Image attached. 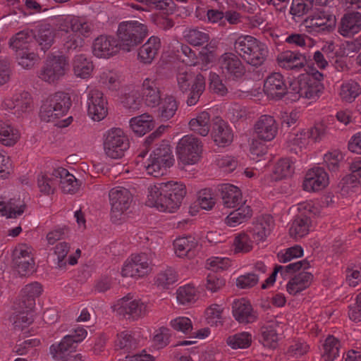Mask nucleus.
<instances>
[{"label":"nucleus","mask_w":361,"mask_h":361,"mask_svg":"<svg viewBox=\"0 0 361 361\" xmlns=\"http://www.w3.org/2000/svg\"><path fill=\"white\" fill-rule=\"evenodd\" d=\"M186 195L183 183L169 181L148 188L147 204L157 207L161 212H175L181 205Z\"/></svg>","instance_id":"nucleus-1"},{"label":"nucleus","mask_w":361,"mask_h":361,"mask_svg":"<svg viewBox=\"0 0 361 361\" xmlns=\"http://www.w3.org/2000/svg\"><path fill=\"white\" fill-rule=\"evenodd\" d=\"M147 33V25L137 20L120 23L117 30L120 48L126 51H130L142 42Z\"/></svg>","instance_id":"nucleus-2"},{"label":"nucleus","mask_w":361,"mask_h":361,"mask_svg":"<svg viewBox=\"0 0 361 361\" xmlns=\"http://www.w3.org/2000/svg\"><path fill=\"white\" fill-rule=\"evenodd\" d=\"M71 106L68 94L59 92L50 95L43 103L40 109V118L45 122H54L63 116Z\"/></svg>","instance_id":"nucleus-3"},{"label":"nucleus","mask_w":361,"mask_h":361,"mask_svg":"<svg viewBox=\"0 0 361 361\" xmlns=\"http://www.w3.org/2000/svg\"><path fill=\"white\" fill-rule=\"evenodd\" d=\"M324 90V85L314 80L310 74H301L297 80L290 82V100L295 102L300 97L315 99Z\"/></svg>","instance_id":"nucleus-4"},{"label":"nucleus","mask_w":361,"mask_h":361,"mask_svg":"<svg viewBox=\"0 0 361 361\" xmlns=\"http://www.w3.org/2000/svg\"><path fill=\"white\" fill-rule=\"evenodd\" d=\"M87 331L79 328L71 334L65 336L61 341L50 346V353L56 361H69L71 353L75 351L77 343L82 341L86 336Z\"/></svg>","instance_id":"nucleus-5"},{"label":"nucleus","mask_w":361,"mask_h":361,"mask_svg":"<svg viewBox=\"0 0 361 361\" xmlns=\"http://www.w3.org/2000/svg\"><path fill=\"white\" fill-rule=\"evenodd\" d=\"M104 150L111 159H121L130 147L128 137L121 128H111L104 135Z\"/></svg>","instance_id":"nucleus-6"},{"label":"nucleus","mask_w":361,"mask_h":361,"mask_svg":"<svg viewBox=\"0 0 361 361\" xmlns=\"http://www.w3.org/2000/svg\"><path fill=\"white\" fill-rule=\"evenodd\" d=\"M200 140L193 135H185L178 142L176 150L179 159L183 164H194L198 161L202 152Z\"/></svg>","instance_id":"nucleus-7"},{"label":"nucleus","mask_w":361,"mask_h":361,"mask_svg":"<svg viewBox=\"0 0 361 361\" xmlns=\"http://www.w3.org/2000/svg\"><path fill=\"white\" fill-rule=\"evenodd\" d=\"M109 197L111 204V218L113 221L116 222L130 208L133 202V195L128 189L117 187L109 191Z\"/></svg>","instance_id":"nucleus-8"},{"label":"nucleus","mask_w":361,"mask_h":361,"mask_svg":"<svg viewBox=\"0 0 361 361\" xmlns=\"http://www.w3.org/2000/svg\"><path fill=\"white\" fill-rule=\"evenodd\" d=\"M68 65L65 56L61 55L48 58L42 67L38 76L47 82L54 83L66 74Z\"/></svg>","instance_id":"nucleus-9"},{"label":"nucleus","mask_w":361,"mask_h":361,"mask_svg":"<svg viewBox=\"0 0 361 361\" xmlns=\"http://www.w3.org/2000/svg\"><path fill=\"white\" fill-rule=\"evenodd\" d=\"M87 114L94 121H99L107 115V102L104 94L98 90H92L87 95Z\"/></svg>","instance_id":"nucleus-10"},{"label":"nucleus","mask_w":361,"mask_h":361,"mask_svg":"<svg viewBox=\"0 0 361 361\" xmlns=\"http://www.w3.org/2000/svg\"><path fill=\"white\" fill-rule=\"evenodd\" d=\"M290 85L287 86L283 76L279 73H273L267 77L264 84V91L268 97L280 99L284 95L290 99Z\"/></svg>","instance_id":"nucleus-11"},{"label":"nucleus","mask_w":361,"mask_h":361,"mask_svg":"<svg viewBox=\"0 0 361 361\" xmlns=\"http://www.w3.org/2000/svg\"><path fill=\"white\" fill-rule=\"evenodd\" d=\"M133 297L128 294L118 301L119 306L117 312L123 316L128 315V318L137 319L145 317L147 313V305L140 300H132Z\"/></svg>","instance_id":"nucleus-12"},{"label":"nucleus","mask_w":361,"mask_h":361,"mask_svg":"<svg viewBox=\"0 0 361 361\" xmlns=\"http://www.w3.org/2000/svg\"><path fill=\"white\" fill-rule=\"evenodd\" d=\"M220 68L225 76L233 79L240 78L245 73V68L240 59L233 53L224 54L219 60Z\"/></svg>","instance_id":"nucleus-13"},{"label":"nucleus","mask_w":361,"mask_h":361,"mask_svg":"<svg viewBox=\"0 0 361 361\" xmlns=\"http://www.w3.org/2000/svg\"><path fill=\"white\" fill-rule=\"evenodd\" d=\"M35 36L33 40L37 52L45 54L53 45L55 39V30L49 24L40 25L34 30Z\"/></svg>","instance_id":"nucleus-14"},{"label":"nucleus","mask_w":361,"mask_h":361,"mask_svg":"<svg viewBox=\"0 0 361 361\" xmlns=\"http://www.w3.org/2000/svg\"><path fill=\"white\" fill-rule=\"evenodd\" d=\"M329 183V177L323 168L314 167L308 171L303 182V188L308 192L319 191Z\"/></svg>","instance_id":"nucleus-15"},{"label":"nucleus","mask_w":361,"mask_h":361,"mask_svg":"<svg viewBox=\"0 0 361 361\" xmlns=\"http://www.w3.org/2000/svg\"><path fill=\"white\" fill-rule=\"evenodd\" d=\"M332 18L331 16H326L324 13H317L307 17L302 22L305 27V31L310 34L319 33L323 31L331 32L334 26L331 24Z\"/></svg>","instance_id":"nucleus-16"},{"label":"nucleus","mask_w":361,"mask_h":361,"mask_svg":"<svg viewBox=\"0 0 361 361\" xmlns=\"http://www.w3.org/2000/svg\"><path fill=\"white\" fill-rule=\"evenodd\" d=\"M121 49L118 42L112 37L101 35L95 39L92 45V52L98 58H109Z\"/></svg>","instance_id":"nucleus-17"},{"label":"nucleus","mask_w":361,"mask_h":361,"mask_svg":"<svg viewBox=\"0 0 361 361\" xmlns=\"http://www.w3.org/2000/svg\"><path fill=\"white\" fill-rule=\"evenodd\" d=\"M361 30V13L350 11L343 16L338 25V32L343 37H353Z\"/></svg>","instance_id":"nucleus-18"},{"label":"nucleus","mask_w":361,"mask_h":361,"mask_svg":"<svg viewBox=\"0 0 361 361\" xmlns=\"http://www.w3.org/2000/svg\"><path fill=\"white\" fill-rule=\"evenodd\" d=\"M35 262L30 253L22 247H16L13 252V267L21 276L28 275L33 270Z\"/></svg>","instance_id":"nucleus-19"},{"label":"nucleus","mask_w":361,"mask_h":361,"mask_svg":"<svg viewBox=\"0 0 361 361\" xmlns=\"http://www.w3.org/2000/svg\"><path fill=\"white\" fill-rule=\"evenodd\" d=\"M232 312L235 319L241 324L252 323L257 318L250 302L244 298L235 300L233 302Z\"/></svg>","instance_id":"nucleus-20"},{"label":"nucleus","mask_w":361,"mask_h":361,"mask_svg":"<svg viewBox=\"0 0 361 361\" xmlns=\"http://www.w3.org/2000/svg\"><path fill=\"white\" fill-rule=\"evenodd\" d=\"M211 135L214 142L220 147L230 145L233 138V135L229 126L219 117L214 120Z\"/></svg>","instance_id":"nucleus-21"},{"label":"nucleus","mask_w":361,"mask_h":361,"mask_svg":"<svg viewBox=\"0 0 361 361\" xmlns=\"http://www.w3.org/2000/svg\"><path fill=\"white\" fill-rule=\"evenodd\" d=\"M255 133L262 140H272L277 133V126L273 116L262 115L255 125Z\"/></svg>","instance_id":"nucleus-22"},{"label":"nucleus","mask_w":361,"mask_h":361,"mask_svg":"<svg viewBox=\"0 0 361 361\" xmlns=\"http://www.w3.org/2000/svg\"><path fill=\"white\" fill-rule=\"evenodd\" d=\"M35 36L34 30L25 29L17 32L9 39V47L15 52L25 49H35L33 40Z\"/></svg>","instance_id":"nucleus-23"},{"label":"nucleus","mask_w":361,"mask_h":361,"mask_svg":"<svg viewBox=\"0 0 361 361\" xmlns=\"http://www.w3.org/2000/svg\"><path fill=\"white\" fill-rule=\"evenodd\" d=\"M278 64L286 70H299L306 63V56L299 52L286 51L279 54L276 58Z\"/></svg>","instance_id":"nucleus-24"},{"label":"nucleus","mask_w":361,"mask_h":361,"mask_svg":"<svg viewBox=\"0 0 361 361\" xmlns=\"http://www.w3.org/2000/svg\"><path fill=\"white\" fill-rule=\"evenodd\" d=\"M218 192L222 199L223 204L226 207L233 208L242 203L241 191L233 185H220L218 186Z\"/></svg>","instance_id":"nucleus-25"},{"label":"nucleus","mask_w":361,"mask_h":361,"mask_svg":"<svg viewBox=\"0 0 361 361\" xmlns=\"http://www.w3.org/2000/svg\"><path fill=\"white\" fill-rule=\"evenodd\" d=\"M161 47V42L159 37L152 36L139 49L138 59L145 64H150L158 54Z\"/></svg>","instance_id":"nucleus-26"},{"label":"nucleus","mask_w":361,"mask_h":361,"mask_svg":"<svg viewBox=\"0 0 361 361\" xmlns=\"http://www.w3.org/2000/svg\"><path fill=\"white\" fill-rule=\"evenodd\" d=\"M52 176L58 178L59 183L63 193L73 194L78 190V180L67 169L59 168L55 169Z\"/></svg>","instance_id":"nucleus-27"},{"label":"nucleus","mask_w":361,"mask_h":361,"mask_svg":"<svg viewBox=\"0 0 361 361\" xmlns=\"http://www.w3.org/2000/svg\"><path fill=\"white\" fill-rule=\"evenodd\" d=\"M274 226L273 218L270 215L262 216L253 223L250 232L255 240H264Z\"/></svg>","instance_id":"nucleus-28"},{"label":"nucleus","mask_w":361,"mask_h":361,"mask_svg":"<svg viewBox=\"0 0 361 361\" xmlns=\"http://www.w3.org/2000/svg\"><path fill=\"white\" fill-rule=\"evenodd\" d=\"M142 94L147 106L155 107L160 104V91L154 80L147 78L143 81Z\"/></svg>","instance_id":"nucleus-29"},{"label":"nucleus","mask_w":361,"mask_h":361,"mask_svg":"<svg viewBox=\"0 0 361 361\" xmlns=\"http://www.w3.org/2000/svg\"><path fill=\"white\" fill-rule=\"evenodd\" d=\"M268 56V49L267 46L257 41L251 48L247 54H243V59L250 65L255 67L262 66Z\"/></svg>","instance_id":"nucleus-30"},{"label":"nucleus","mask_w":361,"mask_h":361,"mask_svg":"<svg viewBox=\"0 0 361 361\" xmlns=\"http://www.w3.org/2000/svg\"><path fill=\"white\" fill-rule=\"evenodd\" d=\"M313 280L310 272L302 271L293 277L287 283V291L292 295H297L308 288Z\"/></svg>","instance_id":"nucleus-31"},{"label":"nucleus","mask_w":361,"mask_h":361,"mask_svg":"<svg viewBox=\"0 0 361 361\" xmlns=\"http://www.w3.org/2000/svg\"><path fill=\"white\" fill-rule=\"evenodd\" d=\"M173 245L179 257L192 258L195 255V248L197 246V241L194 237L188 235L176 239Z\"/></svg>","instance_id":"nucleus-32"},{"label":"nucleus","mask_w":361,"mask_h":361,"mask_svg":"<svg viewBox=\"0 0 361 361\" xmlns=\"http://www.w3.org/2000/svg\"><path fill=\"white\" fill-rule=\"evenodd\" d=\"M130 126L138 136L144 135L154 128V122L151 115L143 114L130 120Z\"/></svg>","instance_id":"nucleus-33"},{"label":"nucleus","mask_w":361,"mask_h":361,"mask_svg":"<svg viewBox=\"0 0 361 361\" xmlns=\"http://www.w3.org/2000/svg\"><path fill=\"white\" fill-rule=\"evenodd\" d=\"M311 220L306 214L295 216L289 229L290 235L295 239L301 238L309 233Z\"/></svg>","instance_id":"nucleus-34"},{"label":"nucleus","mask_w":361,"mask_h":361,"mask_svg":"<svg viewBox=\"0 0 361 361\" xmlns=\"http://www.w3.org/2000/svg\"><path fill=\"white\" fill-rule=\"evenodd\" d=\"M94 66L84 54H78L73 60V71L75 75L80 78H88L92 72Z\"/></svg>","instance_id":"nucleus-35"},{"label":"nucleus","mask_w":361,"mask_h":361,"mask_svg":"<svg viewBox=\"0 0 361 361\" xmlns=\"http://www.w3.org/2000/svg\"><path fill=\"white\" fill-rule=\"evenodd\" d=\"M204 90V77L202 74L199 73L195 76V80L192 84V86L190 87L189 91L184 93L188 94L186 99L187 104L188 106L195 105L200 100V98Z\"/></svg>","instance_id":"nucleus-36"},{"label":"nucleus","mask_w":361,"mask_h":361,"mask_svg":"<svg viewBox=\"0 0 361 361\" xmlns=\"http://www.w3.org/2000/svg\"><path fill=\"white\" fill-rule=\"evenodd\" d=\"M252 216V210L249 205L245 204V202L243 203L235 210L231 212L226 218V223L229 226H235L236 225L240 224L250 219Z\"/></svg>","instance_id":"nucleus-37"},{"label":"nucleus","mask_w":361,"mask_h":361,"mask_svg":"<svg viewBox=\"0 0 361 361\" xmlns=\"http://www.w3.org/2000/svg\"><path fill=\"white\" fill-rule=\"evenodd\" d=\"M31 104L32 99L30 93L23 92L13 97V99L6 104V106L14 110V114L19 116L20 114L29 111L31 109Z\"/></svg>","instance_id":"nucleus-38"},{"label":"nucleus","mask_w":361,"mask_h":361,"mask_svg":"<svg viewBox=\"0 0 361 361\" xmlns=\"http://www.w3.org/2000/svg\"><path fill=\"white\" fill-rule=\"evenodd\" d=\"M191 130L202 135L207 136L210 130V116L209 113L202 111L196 118H192L189 122Z\"/></svg>","instance_id":"nucleus-39"},{"label":"nucleus","mask_w":361,"mask_h":361,"mask_svg":"<svg viewBox=\"0 0 361 361\" xmlns=\"http://www.w3.org/2000/svg\"><path fill=\"white\" fill-rule=\"evenodd\" d=\"M19 137L18 130L14 129L8 122L0 121V142L4 145L12 146Z\"/></svg>","instance_id":"nucleus-40"},{"label":"nucleus","mask_w":361,"mask_h":361,"mask_svg":"<svg viewBox=\"0 0 361 361\" xmlns=\"http://www.w3.org/2000/svg\"><path fill=\"white\" fill-rule=\"evenodd\" d=\"M138 343L136 338L128 331H122L117 335L115 341L116 349L123 350L124 353H130L137 348Z\"/></svg>","instance_id":"nucleus-41"},{"label":"nucleus","mask_w":361,"mask_h":361,"mask_svg":"<svg viewBox=\"0 0 361 361\" xmlns=\"http://www.w3.org/2000/svg\"><path fill=\"white\" fill-rule=\"evenodd\" d=\"M150 157L155 159L161 163H164L165 166H171L173 164L174 161L171 146L166 142H163L157 147Z\"/></svg>","instance_id":"nucleus-42"},{"label":"nucleus","mask_w":361,"mask_h":361,"mask_svg":"<svg viewBox=\"0 0 361 361\" xmlns=\"http://www.w3.org/2000/svg\"><path fill=\"white\" fill-rule=\"evenodd\" d=\"M154 254L149 251L147 252H141L132 257V261L135 263V266L138 267L140 274L142 276L147 274L150 271V265L152 264Z\"/></svg>","instance_id":"nucleus-43"},{"label":"nucleus","mask_w":361,"mask_h":361,"mask_svg":"<svg viewBox=\"0 0 361 361\" xmlns=\"http://www.w3.org/2000/svg\"><path fill=\"white\" fill-rule=\"evenodd\" d=\"M177 109L178 104L176 99L173 96H167L163 99L159 108V116L161 119L167 121L175 115Z\"/></svg>","instance_id":"nucleus-44"},{"label":"nucleus","mask_w":361,"mask_h":361,"mask_svg":"<svg viewBox=\"0 0 361 361\" xmlns=\"http://www.w3.org/2000/svg\"><path fill=\"white\" fill-rule=\"evenodd\" d=\"M292 162L288 159H281L275 165L272 179L277 181L290 177L293 173Z\"/></svg>","instance_id":"nucleus-45"},{"label":"nucleus","mask_w":361,"mask_h":361,"mask_svg":"<svg viewBox=\"0 0 361 361\" xmlns=\"http://www.w3.org/2000/svg\"><path fill=\"white\" fill-rule=\"evenodd\" d=\"M18 64L24 68L29 69L39 60V52L35 49H25L16 52Z\"/></svg>","instance_id":"nucleus-46"},{"label":"nucleus","mask_w":361,"mask_h":361,"mask_svg":"<svg viewBox=\"0 0 361 361\" xmlns=\"http://www.w3.org/2000/svg\"><path fill=\"white\" fill-rule=\"evenodd\" d=\"M361 94V85L356 81L350 80L341 86V95L346 102H352Z\"/></svg>","instance_id":"nucleus-47"},{"label":"nucleus","mask_w":361,"mask_h":361,"mask_svg":"<svg viewBox=\"0 0 361 361\" xmlns=\"http://www.w3.org/2000/svg\"><path fill=\"white\" fill-rule=\"evenodd\" d=\"M339 348V341L333 336H329L324 344V353L323 357L325 361H333L338 356Z\"/></svg>","instance_id":"nucleus-48"},{"label":"nucleus","mask_w":361,"mask_h":361,"mask_svg":"<svg viewBox=\"0 0 361 361\" xmlns=\"http://www.w3.org/2000/svg\"><path fill=\"white\" fill-rule=\"evenodd\" d=\"M257 41L256 38L250 35L240 36L234 43L235 51L243 59V54H247Z\"/></svg>","instance_id":"nucleus-49"},{"label":"nucleus","mask_w":361,"mask_h":361,"mask_svg":"<svg viewBox=\"0 0 361 361\" xmlns=\"http://www.w3.org/2000/svg\"><path fill=\"white\" fill-rule=\"evenodd\" d=\"M251 335L247 332L236 334L227 338V344L233 349L247 348L251 345Z\"/></svg>","instance_id":"nucleus-50"},{"label":"nucleus","mask_w":361,"mask_h":361,"mask_svg":"<svg viewBox=\"0 0 361 361\" xmlns=\"http://www.w3.org/2000/svg\"><path fill=\"white\" fill-rule=\"evenodd\" d=\"M58 183L59 179L55 176L50 178L47 175L42 174L37 178V185L39 191L44 195L53 194Z\"/></svg>","instance_id":"nucleus-51"},{"label":"nucleus","mask_w":361,"mask_h":361,"mask_svg":"<svg viewBox=\"0 0 361 361\" xmlns=\"http://www.w3.org/2000/svg\"><path fill=\"white\" fill-rule=\"evenodd\" d=\"M263 345L270 348H276L278 342V334L273 326H262L261 329Z\"/></svg>","instance_id":"nucleus-52"},{"label":"nucleus","mask_w":361,"mask_h":361,"mask_svg":"<svg viewBox=\"0 0 361 361\" xmlns=\"http://www.w3.org/2000/svg\"><path fill=\"white\" fill-rule=\"evenodd\" d=\"M121 103L124 107L130 111H137L141 106L140 94L135 90H131L128 93H125L121 97Z\"/></svg>","instance_id":"nucleus-53"},{"label":"nucleus","mask_w":361,"mask_h":361,"mask_svg":"<svg viewBox=\"0 0 361 361\" xmlns=\"http://www.w3.org/2000/svg\"><path fill=\"white\" fill-rule=\"evenodd\" d=\"M351 173L346 176L342 180L341 183L343 184V188L345 185L358 183L361 185V161H355L350 166Z\"/></svg>","instance_id":"nucleus-54"},{"label":"nucleus","mask_w":361,"mask_h":361,"mask_svg":"<svg viewBox=\"0 0 361 361\" xmlns=\"http://www.w3.org/2000/svg\"><path fill=\"white\" fill-rule=\"evenodd\" d=\"M234 251L237 252H248L252 248V243L245 233H240L235 236L233 241Z\"/></svg>","instance_id":"nucleus-55"},{"label":"nucleus","mask_w":361,"mask_h":361,"mask_svg":"<svg viewBox=\"0 0 361 361\" xmlns=\"http://www.w3.org/2000/svg\"><path fill=\"white\" fill-rule=\"evenodd\" d=\"M176 281L177 276L176 271L172 268H168L158 274L156 282L159 286L168 289L169 286L174 283Z\"/></svg>","instance_id":"nucleus-56"},{"label":"nucleus","mask_w":361,"mask_h":361,"mask_svg":"<svg viewBox=\"0 0 361 361\" xmlns=\"http://www.w3.org/2000/svg\"><path fill=\"white\" fill-rule=\"evenodd\" d=\"M195 76L190 71H179L177 74V82L178 89L183 92H188L190 87L192 86L195 80Z\"/></svg>","instance_id":"nucleus-57"},{"label":"nucleus","mask_w":361,"mask_h":361,"mask_svg":"<svg viewBox=\"0 0 361 361\" xmlns=\"http://www.w3.org/2000/svg\"><path fill=\"white\" fill-rule=\"evenodd\" d=\"M84 40L77 34H71L66 37L63 44V49L68 54L79 51L82 47Z\"/></svg>","instance_id":"nucleus-58"},{"label":"nucleus","mask_w":361,"mask_h":361,"mask_svg":"<svg viewBox=\"0 0 361 361\" xmlns=\"http://www.w3.org/2000/svg\"><path fill=\"white\" fill-rule=\"evenodd\" d=\"M177 299L183 305L194 301L195 300V287L190 284L180 287L177 290Z\"/></svg>","instance_id":"nucleus-59"},{"label":"nucleus","mask_w":361,"mask_h":361,"mask_svg":"<svg viewBox=\"0 0 361 361\" xmlns=\"http://www.w3.org/2000/svg\"><path fill=\"white\" fill-rule=\"evenodd\" d=\"M70 28L73 32V34L81 35L84 37H88L92 32L91 25L78 18H72L71 20Z\"/></svg>","instance_id":"nucleus-60"},{"label":"nucleus","mask_w":361,"mask_h":361,"mask_svg":"<svg viewBox=\"0 0 361 361\" xmlns=\"http://www.w3.org/2000/svg\"><path fill=\"white\" fill-rule=\"evenodd\" d=\"M187 41L192 45L201 46L209 39V35L197 29L190 30L185 36Z\"/></svg>","instance_id":"nucleus-61"},{"label":"nucleus","mask_w":361,"mask_h":361,"mask_svg":"<svg viewBox=\"0 0 361 361\" xmlns=\"http://www.w3.org/2000/svg\"><path fill=\"white\" fill-rule=\"evenodd\" d=\"M70 246L66 242L59 243L54 247V255H56L57 268L63 269L66 266L65 259L69 252Z\"/></svg>","instance_id":"nucleus-62"},{"label":"nucleus","mask_w":361,"mask_h":361,"mask_svg":"<svg viewBox=\"0 0 361 361\" xmlns=\"http://www.w3.org/2000/svg\"><path fill=\"white\" fill-rule=\"evenodd\" d=\"M225 286V280L216 272L209 273L207 276L206 288L212 293L219 291Z\"/></svg>","instance_id":"nucleus-63"},{"label":"nucleus","mask_w":361,"mask_h":361,"mask_svg":"<svg viewBox=\"0 0 361 361\" xmlns=\"http://www.w3.org/2000/svg\"><path fill=\"white\" fill-rule=\"evenodd\" d=\"M8 206V218H16L17 216L21 215L26 208V204L20 198L10 199Z\"/></svg>","instance_id":"nucleus-64"}]
</instances>
